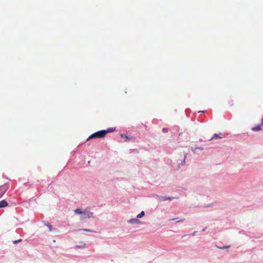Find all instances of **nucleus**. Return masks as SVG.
<instances>
[{
    "instance_id": "0eeeda50",
    "label": "nucleus",
    "mask_w": 263,
    "mask_h": 263,
    "mask_svg": "<svg viewBox=\"0 0 263 263\" xmlns=\"http://www.w3.org/2000/svg\"><path fill=\"white\" fill-rule=\"evenodd\" d=\"M261 125H257L256 126H255L254 127H253L252 128V130L253 131H255V132H257V131H259L260 130H261Z\"/></svg>"
},
{
    "instance_id": "f8f14e48",
    "label": "nucleus",
    "mask_w": 263,
    "mask_h": 263,
    "mask_svg": "<svg viewBox=\"0 0 263 263\" xmlns=\"http://www.w3.org/2000/svg\"><path fill=\"white\" fill-rule=\"evenodd\" d=\"M144 215V211H142L140 214H139L137 215V217L138 218H140L142 217Z\"/></svg>"
},
{
    "instance_id": "ddd939ff",
    "label": "nucleus",
    "mask_w": 263,
    "mask_h": 263,
    "mask_svg": "<svg viewBox=\"0 0 263 263\" xmlns=\"http://www.w3.org/2000/svg\"><path fill=\"white\" fill-rule=\"evenodd\" d=\"M22 239H18V240H14V241H13V243H14V244H16V243H17V242H19L22 241Z\"/></svg>"
},
{
    "instance_id": "dca6fc26",
    "label": "nucleus",
    "mask_w": 263,
    "mask_h": 263,
    "mask_svg": "<svg viewBox=\"0 0 263 263\" xmlns=\"http://www.w3.org/2000/svg\"><path fill=\"white\" fill-rule=\"evenodd\" d=\"M83 231H86V232H92L91 230L90 229H83Z\"/></svg>"
},
{
    "instance_id": "9d476101",
    "label": "nucleus",
    "mask_w": 263,
    "mask_h": 263,
    "mask_svg": "<svg viewBox=\"0 0 263 263\" xmlns=\"http://www.w3.org/2000/svg\"><path fill=\"white\" fill-rule=\"evenodd\" d=\"M160 199L161 200H163V201H165V200H171L172 199V198L171 197H164V196H161L160 197Z\"/></svg>"
},
{
    "instance_id": "1a4fd4ad",
    "label": "nucleus",
    "mask_w": 263,
    "mask_h": 263,
    "mask_svg": "<svg viewBox=\"0 0 263 263\" xmlns=\"http://www.w3.org/2000/svg\"><path fill=\"white\" fill-rule=\"evenodd\" d=\"M74 212L78 214H82L83 215L84 212H83L80 209H77L74 210Z\"/></svg>"
},
{
    "instance_id": "f03ea898",
    "label": "nucleus",
    "mask_w": 263,
    "mask_h": 263,
    "mask_svg": "<svg viewBox=\"0 0 263 263\" xmlns=\"http://www.w3.org/2000/svg\"><path fill=\"white\" fill-rule=\"evenodd\" d=\"M93 213L84 211L83 215L81 216V219H85L86 218H90L92 216Z\"/></svg>"
},
{
    "instance_id": "9b49d317",
    "label": "nucleus",
    "mask_w": 263,
    "mask_h": 263,
    "mask_svg": "<svg viewBox=\"0 0 263 263\" xmlns=\"http://www.w3.org/2000/svg\"><path fill=\"white\" fill-rule=\"evenodd\" d=\"M217 138H220V137L218 136V135H217L216 134H215L211 138L210 140L212 141L213 140V139H217Z\"/></svg>"
},
{
    "instance_id": "7ed1b4c3",
    "label": "nucleus",
    "mask_w": 263,
    "mask_h": 263,
    "mask_svg": "<svg viewBox=\"0 0 263 263\" xmlns=\"http://www.w3.org/2000/svg\"><path fill=\"white\" fill-rule=\"evenodd\" d=\"M7 189L6 186H0V198L5 194Z\"/></svg>"
},
{
    "instance_id": "20e7f679",
    "label": "nucleus",
    "mask_w": 263,
    "mask_h": 263,
    "mask_svg": "<svg viewBox=\"0 0 263 263\" xmlns=\"http://www.w3.org/2000/svg\"><path fill=\"white\" fill-rule=\"evenodd\" d=\"M8 205V202L5 200L0 201V208L6 207Z\"/></svg>"
},
{
    "instance_id": "39448f33",
    "label": "nucleus",
    "mask_w": 263,
    "mask_h": 263,
    "mask_svg": "<svg viewBox=\"0 0 263 263\" xmlns=\"http://www.w3.org/2000/svg\"><path fill=\"white\" fill-rule=\"evenodd\" d=\"M45 225L48 227L49 231L51 232L52 231H54L55 232H58V230L55 228H53L49 222L45 223Z\"/></svg>"
},
{
    "instance_id": "423d86ee",
    "label": "nucleus",
    "mask_w": 263,
    "mask_h": 263,
    "mask_svg": "<svg viewBox=\"0 0 263 263\" xmlns=\"http://www.w3.org/2000/svg\"><path fill=\"white\" fill-rule=\"evenodd\" d=\"M203 149L201 147H196L192 151L195 154H198L199 152H200Z\"/></svg>"
},
{
    "instance_id": "2eb2a0df",
    "label": "nucleus",
    "mask_w": 263,
    "mask_h": 263,
    "mask_svg": "<svg viewBox=\"0 0 263 263\" xmlns=\"http://www.w3.org/2000/svg\"><path fill=\"white\" fill-rule=\"evenodd\" d=\"M230 247V246H224V247H223L222 248H220L219 247L220 249H227V248H229Z\"/></svg>"
},
{
    "instance_id": "a211bd4d",
    "label": "nucleus",
    "mask_w": 263,
    "mask_h": 263,
    "mask_svg": "<svg viewBox=\"0 0 263 263\" xmlns=\"http://www.w3.org/2000/svg\"><path fill=\"white\" fill-rule=\"evenodd\" d=\"M125 137L126 138V139H127V138H128L127 136H125Z\"/></svg>"
},
{
    "instance_id": "6e6552de",
    "label": "nucleus",
    "mask_w": 263,
    "mask_h": 263,
    "mask_svg": "<svg viewBox=\"0 0 263 263\" xmlns=\"http://www.w3.org/2000/svg\"><path fill=\"white\" fill-rule=\"evenodd\" d=\"M128 222L130 223H139V221L137 218H133L129 220Z\"/></svg>"
},
{
    "instance_id": "f257e3e1",
    "label": "nucleus",
    "mask_w": 263,
    "mask_h": 263,
    "mask_svg": "<svg viewBox=\"0 0 263 263\" xmlns=\"http://www.w3.org/2000/svg\"><path fill=\"white\" fill-rule=\"evenodd\" d=\"M112 130L110 129H107V130H101L98 132H97L92 134H91L90 136H89V137L87 139V141L96 138H104L106 135L109 133L111 132Z\"/></svg>"
},
{
    "instance_id": "f3484780",
    "label": "nucleus",
    "mask_w": 263,
    "mask_h": 263,
    "mask_svg": "<svg viewBox=\"0 0 263 263\" xmlns=\"http://www.w3.org/2000/svg\"><path fill=\"white\" fill-rule=\"evenodd\" d=\"M262 125H263V119H262Z\"/></svg>"
},
{
    "instance_id": "4468645a",
    "label": "nucleus",
    "mask_w": 263,
    "mask_h": 263,
    "mask_svg": "<svg viewBox=\"0 0 263 263\" xmlns=\"http://www.w3.org/2000/svg\"><path fill=\"white\" fill-rule=\"evenodd\" d=\"M162 131L163 133H167L168 132V129L167 128H163Z\"/></svg>"
}]
</instances>
